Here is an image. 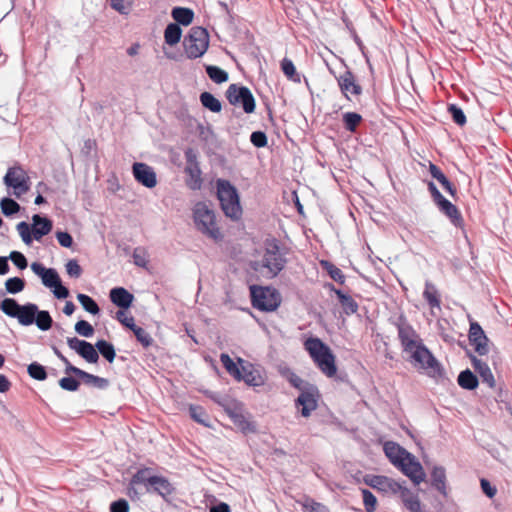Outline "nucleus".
<instances>
[{"mask_svg": "<svg viewBox=\"0 0 512 512\" xmlns=\"http://www.w3.org/2000/svg\"><path fill=\"white\" fill-rule=\"evenodd\" d=\"M181 35V28L177 24L171 23L165 29L164 39L168 45L174 46L180 41Z\"/></svg>", "mask_w": 512, "mask_h": 512, "instance_id": "nucleus-30", "label": "nucleus"}, {"mask_svg": "<svg viewBox=\"0 0 512 512\" xmlns=\"http://www.w3.org/2000/svg\"><path fill=\"white\" fill-rule=\"evenodd\" d=\"M1 310L9 317L16 318L19 324L29 326L34 323L37 305L27 303L20 305L12 298H6L1 303Z\"/></svg>", "mask_w": 512, "mask_h": 512, "instance_id": "nucleus-8", "label": "nucleus"}, {"mask_svg": "<svg viewBox=\"0 0 512 512\" xmlns=\"http://www.w3.org/2000/svg\"><path fill=\"white\" fill-rule=\"evenodd\" d=\"M192 213L193 221L198 231L214 240L221 238L215 213L206 202L195 203Z\"/></svg>", "mask_w": 512, "mask_h": 512, "instance_id": "nucleus-4", "label": "nucleus"}, {"mask_svg": "<svg viewBox=\"0 0 512 512\" xmlns=\"http://www.w3.org/2000/svg\"><path fill=\"white\" fill-rule=\"evenodd\" d=\"M486 337L484 334V331L482 330L481 326L474 322L470 324L469 329V341H476L479 338Z\"/></svg>", "mask_w": 512, "mask_h": 512, "instance_id": "nucleus-64", "label": "nucleus"}, {"mask_svg": "<svg viewBox=\"0 0 512 512\" xmlns=\"http://www.w3.org/2000/svg\"><path fill=\"white\" fill-rule=\"evenodd\" d=\"M135 180L146 188H154L157 185V176L152 167L146 163L136 162L132 166Z\"/></svg>", "mask_w": 512, "mask_h": 512, "instance_id": "nucleus-17", "label": "nucleus"}, {"mask_svg": "<svg viewBox=\"0 0 512 512\" xmlns=\"http://www.w3.org/2000/svg\"><path fill=\"white\" fill-rule=\"evenodd\" d=\"M397 468H399L401 472L413 482L414 485H419L425 480L426 475L422 465L411 453L406 455V457L397 466Z\"/></svg>", "mask_w": 512, "mask_h": 512, "instance_id": "nucleus-14", "label": "nucleus"}, {"mask_svg": "<svg viewBox=\"0 0 512 512\" xmlns=\"http://www.w3.org/2000/svg\"><path fill=\"white\" fill-rule=\"evenodd\" d=\"M200 100L202 105L212 112H219L221 110L220 101L209 92H203L200 95Z\"/></svg>", "mask_w": 512, "mask_h": 512, "instance_id": "nucleus-36", "label": "nucleus"}, {"mask_svg": "<svg viewBox=\"0 0 512 512\" xmlns=\"http://www.w3.org/2000/svg\"><path fill=\"white\" fill-rule=\"evenodd\" d=\"M59 385L64 390L76 391L79 387V382L73 377H63L59 380Z\"/></svg>", "mask_w": 512, "mask_h": 512, "instance_id": "nucleus-60", "label": "nucleus"}, {"mask_svg": "<svg viewBox=\"0 0 512 512\" xmlns=\"http://www.w3.org/2000/svg\"><path fill=\"white\" fill-rule=\"evenodd\" d=\"M66 272L69 276L78 278L82 273V269L76 260H69L66 263Z\"/></svg>", "mask_w": 512, "mask_h": 512, "instance_id": "nucleus-63", "label": "nucleus"}, {"mask_svg": "<svg viewBox=\"0 0 512 512\" xmlns=\"http://www.w3.org/2000/svg\"><path fill=\"white\" fill-rule=\"evenodd\" d=\"M111 6L120 14L124 15H127L131 9V3L129 2V0H112Z\"/></svg>", "mask_w": 512, "mask_h": 512, "instance_id": "nucleus-59", "label": "nucleus"}, {"mask_svg": "<svg viewBox=\"0 0 512 512\" xmlns=\"http://www.w3.org/2000/svg\"><path fill=\"white\" fill-rule=\"evenodd\" d=\"M336 295L338 296L342 308L347 315L357 312L358 305L349 295L344 294L340 290H336Z\"/></svg>", "mask_w": 512, "mask_h": 512, "instance_id": "nucleus-33", "label": "nucleus"}, {"mask_svg": "<svg viewBox=\"0 0 512 512\" xmlns=\"http://www.w3.org/2000/svg\"><path fill=\"white\" fill-rule=\"evenodd\" d=\"M143 486L148 493H157L164 499L173 494L174 487L167 478L150 475L148 470L138 471L130 482L129 494L136 493V487Z\"/></svg>", "mask_w": 512, "mask_h": 512, "instance_id": "nucleus-2", "label": "nucleus"}, {"mask_svg": "<svg viewBox=\"0 0 512 512\" xmlns=\"http://www.w3.org/2000/svg\"><path fill=\"white\" fill-rule=\"evenodd\" d=\"M9 258L19 269L23 270L27 267V260L21 252L13 251L10 253Z\"/></svg>", "mask_w": 512, "mask_h": 512, "instance_id": "nucleus-62", "label": "nucleus"}, {"mask_svg": "<svg viewBox=\"0 0 512 512\" xmlns=\"http://www.w3.org/2000/svg\"><path fill=\"white\" fill-rule=\"evenodd\" d=\"M75 331L80 336L87 338L91 337L94 334L93 326L85 320H80L75 324Z\"/></svg>", "mask_w": 512, "mask_h": 512, "instance_id": "nucleus-51", "label": "nucleus"}, {"mask_svg": "<svg viewBox=\"0 0 512 512\" xmlns=\"http://www.w3.org/2000/svg\"><path fill=\"white\" fill-rule=\"evenodd\" d=\"M252 304L262 311H274L281 302L280 294L274 288L251 286Z\"/></svg>", "mask_w": 512, "mask_h": 512, "instance_id": "nucleus-9", "label": "nucleus"}, {"mask_svg": "<svg viewBox=\"0 0 512 512\" xmlns=\"http://www.w3.org/2000/svg\"><path fill=\"white\" fill-rule=\"evenodd\" d=\"M232 420L234 424L244 433L255 432V426L242 414H233Z\"/></svg>", "mask_w": 512, "mask_h": 512, "instance_id": "nucleus-41", "label": "nucleus"}, {"mask_svg": "<svg viewBox=\"0 0 512 512\" xmlns=\"http://www.w3.org/2000/svg\"><path fill=\"white\" fill-rule=\"evenodd\" d=\"M216 186L217 196L224 214L233 220L240 219L242 207L237 189L229 181L223 179H218Z\"/></svg>", "mask_w": 512, "mask_h": 512, "instance_id": "nucleus-3", "label": "nucleus"}, {"mask_svg": "<svg viewBox=\"0 0 512 512\" xmlns=\"http://www.w3.org/2000/svg\"><path fill=\"white\" fill-rule=\"evenodd\" d=\"M0 208L5 216H12L20 211V205L9 197H5L0 201Z\"/></svg>", "mask_w": 512, "mask_h": 512, "instance_id": "nucleus-39", "label": "nucleus"}, {"mask_svg": "<svg viewBox=\"0 0 512 512\" xmlns=\"http://www.w3.org/2000/svg\"><path fill=\"white\" fill-rule=\"evenodd\" d=\"M28 374L36 379V380H39V381H43L46 379L47 377V374H46V371H45V368L34 362V363H31L29 366H28Z\"/></svg>", "mask_w": 512, "mask_h": 512, "instance_id": "nucleus-49", "label": "nucleus"}, {"mask_svg": "<svg viewBox=\"0 0 512 512\" xmlns=\"http://www.w3.org/2000/svg\"><path fill=\"white\" fill-rule=\"evenodd\" d=\"M206 72L208 74V76L210 77V79L212 81H214L215 83H223V82H226L228 80V73L217 67V66H212V65H209L206 67Z\"/></svg>", "mask_w": 512, "mask_h": 512, "instance_id": "nucleus-40", "label": "nucleus"}, {"mask_svg": "<svg viewBox=\"0 0 512 512\" xmlns=\"http://www.w3.org/2000/svg\"><path fill=\"white\" fill-rule=\"evenodd\" d=\"M32 234L35 240L39 241L52 230V222L38 214L32 217Z\"/></svg>", "mask_w": 512, "mask_h": 512, "instance_id": "nucleus-21", "label": "nucleus"}, {"mask_svg": "<svg viewBox=\"0 0 512 512\" xmlns=\"http://www.w3.org/2000/svg\"><path fill=\"white\" fill-rule=\"evenodd\" d=\"M408 355L412 364L416 368L425 371L429 376L436 377L441 374L440 363L424 344L420 345L419 348L413 350Z\"/></svg>", "mask_w": 512, "mask_h": 512, "instance_id": "nucleus-10", "label": "nucleus"}, {"mask_svg": "<svg viewBox=\"0 0 512 512\" xmlns=\"http://www.w3.org/2000/svg\"><path fill=\"white\" fill-rule=\"evenodd\" d=\"M52 318L48 311L44 310H38L35 316L34 323L37 325V327L42 331H47L52 326Z\"/></svg>", "mask_w": 512, "mask_h": 512, "instance_id": "nucleus-38", "label": "nucleus"}, {"mask_svg": "<svg viewBox=\"0 0 512 512\" xmlns=\"http://www.w3.org/2000/svg\"><path fill=\"white\" fill-rule=\"evenodd\" d=\"M30 267L41 278L43 285L47 288H52L60 281L57 271L53 268H46L39 262H33Z\"/></svg>", "mask_w": 512, "mask_h": 512, "instance_id": "nucleus-18", "label": "nucleus"}, {"mask_svg": "<svg viewBox=\"0 0 512 512\" xmlns=\"http://www.w3.org/2000/svg\"><path fill=\"white\" fill-rule=\"evenodd\" d=\"M226 94L227 99L232 105L241 106L246 113L254 112L255 99L249 88L231 84Z\"/></svg>", "mask_w": 512, "mask_h": 512, "instance_id": "nucleus-11", "label": "nucleus"}, {"mask_svg": "<svg viewBox=\"0 0 512 512\" xmlns=\"http://www.w3.org/2000/svg\"><path fill=\"white\" fill-rule=\"evenodd\" d=\"M470 343L479 355H486L489 352L487 337L479 338L476 341H471Z\"/></svg>", "mask_w": 512, "mask_h": 512, "instance_id": "nucleus-57", "label": "nucleus"}, {"mask_svg": "<svg viewBox=\"0 0 512 512\" xmlns=\"http://www.w3.org/2000/svg\"><path fill=\"white\" fill-rule=\"evenodd\" d=\"M424 298L429 303L431 309L438 308L440 309V299L435 286L429 282L425 285V290L423 293Z\"/></svg>", "mask_w": 512, "mask_h": 512, "instance_id": "nucleus-32", "label": "nucleus"}, {"mask_svg": "<svg viewBox=\"0 0 512 512\" xmlns=\"http://www.w3.org/2000/svg\"><path fill=\"white\" fill-rule=\"evenodd\" d=\"M361 119V115L354 112H348L343 115L345 127L349 131H354L356 126L360 123Z\"/></svg>", "mask_w": 512, "mask_h": 512, "instance_id": "nucleus-50", "label": "nucleus"}, {"mask_svg": "<svg viewBox=\"0 0 512 512\" xmlns=\"http://www.w3.org/2000/svg\"><path fill=\"white\" fill-rule=\"evenodd\" d=\"M238 363L241 366L240 376L236 380L244 381L247 385L253 387H259L265 384L266 377L263 370L255 366L254 364L247 362L241 358L238 359Z\"/></svg>", "mask_w": 512, "mask_h": 512, "instance_id": "nucleus-13", "label": "nucleus"}, {"mask_svg": "<svg viewBox=\"0 0 512 512\" xmlns=\"http://www.w3.org/2000/svg\"><path fill=\"white\" fill-rule=\"evenodd\" d=\"M431 483L443 496H447L446 472L441 466H435L431 472Z\"/></svg>", "mask_w": 512, "mask_h": 512, "instance_id": "nucleus-26", "label": "nucleus"}, {"mask_svg": "<svg viewBox=\"0 0 512 512\" xmlns=\"http://www.w3.org/2000/svg\"><path fill=\"white\" fill-rule=\"evenodd\" d=\"M221 363L223 364L226 371L235 379L240 376L241 366L239 363H235L228 354L222 353L220 355Z\"/></svg>", "mask_w": 512, "mask_h": 512, "instance_id": "nucleus-34", "label": "nucleus"}, {"mask_svg": "<svg viewBox=\"0 0 512 512\" xmlns=\"http://www.w3.org/2000/svg\"><path fill=\"white\" fill-rule=\"evenodd\" d=\"M321 263H322V266L325 267V269L327 270V272L329 273L330 277L333 280L340 282V283L344 282V275L339 268L335 267L334 265L330 264L327 261H322Z\"/></svg>", "mask_w": 512, "mask_h": 512, "instance_id": "nucleus-53", "label": "nucleus"}, {"mask_svg": "<svg viewBox=\"0 0 512 512\" xmlns=\"http://www.w3.org/2000/svg\"><path fill=\"white\" fill-rule=\"evenodd\" d=\"M363 504L366 512H374L377 507V499L368 489H362Z\"/></svg>", "mask_w": 512, "mask_h": 512, "instance_id": "nucleus-45", "label": "nucleus"}, {"mask_svg": "<svg viewBox=\"0 0 512 512\" xmlns=\"http://www.w3.org/2000/svg\"><path fill=\"white\" fill-rule=\"evenodd\" d=\"M337 81L341 92L347 99H350V95L358 96L362 92L360 85L356 83L354 75L350 71L341 74Z\"/></svg>", "mask_w": 512, "mask_h": 512, "instance_id": "nucleus-19", "label": "nucleus"}, {"mask_svg": "<svg viewBox=\"0 0 512 512\" xmlns=\"http://www.w3.org/2000/svg\"><path fill=\"white\" fill-rule=\"evenodd\" d=\"M398 337L401 342L403 351L407 354L419 348L423 344L418 333L408 324L401 323L398 325Z\"/></svg>", "mask_w": 512, "mask_h": 512, "instance_id": "nucleus-16", "label": "nucleus"}, {"mask_svg": "<svg viewBox=\"0 0 512 512\" xmlns=\"http://www.w3.org/2000/svg\"><path fill=\"white\" fill-rule=\"evenodd\" d=\"M384 452L390 462L396 467L403 461L406 455L409 454L407 450L394 442H386L384 444Z\"/></svg>", "mask_w": 512, "mask_h": 512, "instance_id": "nucleus-22", "label": "nucleus"}, {"mask_svg": "<svg viewBox=\"0 0 512 512\" xmlns=\"http://www.w3.org/2000/svg\"><path fill=\"white\" fill-rule=\"evenodd\" d=\"M80 356L89 363H96L99 359V355L97 350L95 349V346H93L89 342L85 344L84 348L80 353Z\"/></svg>", "mask_w": 512, "mask_h": 512, "instance_id": "nucleus-46", "label": "nucleus"}, {"mask_svg": "<svg viewBox=\"0 0 512 512\" xmlns=\"http://www.w3.org/2000/svg\"><path fill=\"white\" fill-rule=\"evenodd\" d=\"M472 363L474 369L480 375L482 382L487 384L489 388H494L496 385V381L489 366L485 362L476 357H472Z\"/></svg>", "mask_w": 512, "mask_h": 512, "instance_id": "nucleus-23", "label": "nucleus"}, {"mask_svg": "<svg viewBox=\"0 0 512 512\" xmlns=\"http://www.w3.org/2000/svg\"><path fill=\"white\" fill-rule=\"evenodd\" d=\"M448 110H449L450 114L452 115V118L455 123H457L458 125H464L466 123V117H465L462 109H460L456 105L452 104L448 107Z\"/></svg>", "mask_w": 512, "mask_h": 512, "instance_id": "nucleus-56", "label": "nucleus"}, {"mask_svg": "<svg viewBox=\"0 0 512 512\" xmlns=\"http://www.w3.org/2000/svg\"><path fill=\"white\" fill-rule=\"evenodd\" d=\"M25 287V282L23 279L19 277H12L6 280L5 288L10 294H17L23 291Z\"/></svg>", "mask_w": 512, "mask_h": 512, "instance_id": "nucleus-44", "label": "nucleus"}, {"mask_svg": "<svg viewBox=\"0 0 512 512\" xmlns=\"http://www.w3.org/2000/svg\"><path fill=\"white\" fill-rule=\"evenodd\" d=\"M116 318L120 323L131 330L135 327L134 318L124 310H119L116 313Z\"/></svg>", "mask_w": 512, "mask_h": 512, "instance_id": "nucleus-58", "label": "nucleus"}, {"mask_svg": "<svg viewBox=\"0 0 512 512\" xmlns=\"http://www.w3.org/2000/svg\"><path fill=\"white\" fill-rule=\"evenodd\" d=\"M364 482L371 488L387 496H396L404 483L384 475H366Z\"/></svg>", "mask_w": 512, "mask_h": 512, "instance_id": "nucleus-12", "label": "nucleus"}, {"mask_svg": "<svg viewBox=\"0 0 512 512\" xmlns=\"http://www.w3.org/2000/svg\"><path fill=\"white\" fill-rule=\"evenodd\" d=\"M95 347L101 353V355L110 363L115 359L116 353L113 345L105 340H99Z\"/></svg>", "mask_w": 512, "mask_h": 512, "instance_id": "nucleus-35", "label": "nucleus"}, {"mask_svg": "<svg viewBox=\"0 0 512 512\" xmlns=\"http://www.w3.org/2000/svg\"><path fill=\"white\" fill-rule=\"evenodd\" d=\"M184 50L188 58L196 59L203 56L209 47V34L206 29L192 27L183 41Z\"/></svg>", "mask_w": 512, "mask_h": 512, "instance_id": "nucleus-7", "label": "nucleus"}, {"mask_svg": "<svg viewBox=\"0 0 512 512\" xmlns=\"http://www.w3.org/2000/svg\"><path fill=\"white\" fill-rule=\"evenodd\" d=\"M286 260L276 244L267 245L260 263H255L254 269L261 271L265 276L273 278L284 268Z\"/></svg>", "mask_w": 512, "mask_h": 512, "instance_id": "nucleus-6", "label": "nucleus"}, {"mask_svg": "<svg viewBox=\"0 0 512 512\" xmlns=\"http://www.w3.org/2000/svg\"><path fill=\"white\" fill-rule=\"evenodd\" d=\"M250 141L252 144L258 148L264 147L267 145V137L264 132L255 131L250 136Z\"/></svg>", "mask_w": 512, "mask_h": 512, "instance_id": "nucleus-61", "label": "nucleus"}, {"mask_svg": "<svg viewBox=\"0 0 512 512\" xmlns=\"http://www.w3.org/2000/svg\"><path fill=\"white\" fill-rule=\"evenodd\" d=\"M397 496H399L402 504L409 512H424L418 495L405 485L402 486Z\"/></svg>", "mask_w": 512, "mask_h": 512, "instance_id": "nucleus-20", "label": "nucleus"}, {"mask_svg": "<svg viewBox=\"0 0 512 512\" xmlns=\"http://www.w3.org/2000/svg\"><path fill=\"white\" fill-rule=\"evenodd\" d=\"M16 229L22 241L26 245H30L34 239L31 226L27 222L22 221L17 224Z\"/></svg>", "mask_w": 512, "mask_h": 512, "instance_id": "nucleus-43", "label": "nucleus"}, {"mask_svg": "<svg viewBox=\"0 0 512 512\" xmlns=\"http://www.w3.org/2000/svg\"><path fill=\"white\" fill-rule=\"evenodd\" d=\"M77 299L85 311L92 315L99 313L100 309L97 303L88 295L79 293Z\"/></svg>", "mask_w": 512, "mask_h": 512, "instance_id": "nucleus-37", "label": "nucleus"}, {"mask_svg": "<svg viewBox=\"0 0 512 512\" xmlns=\"http://www.w3.org/2000/svg\"><path fill=\"white\" fill-rule=\"evenodd\" d=\"M80 378L83 379L86 384L97 386L100 388L105 387L108 384L106 379L92 375L85 371H82Z\"/></svg>", "mask_w": 512, "mask_h": 512, "instance_id": "nucleus-48", "label": "nucleus"}, {"mask_svg": "<svg viewBox=\"0 0 512 512\" xmlns=\"http://www.w3.org/2000/svg\"><path fill=\"white\" fill-rule=\"evenodd\" d=\"M318 390L315 386L303 389L296 400V406L300 408L303 417H309L318 405Z\"/></svg>", "mask_w": 512, "mask_h": 512, "instance_id": "nucleus-15", "label": "nucleus"}, {"mask_svg": "<svg viewBox=\"0 0 512 512\" xmlns=\"http://www.w3.org/2000/svg\"><path fill=\"white\" fill-rule=\"evenodd\" d=\"M132 331L134 332L137 340L144 347L150 346V344L152 342V338L150 337L149 333L146 330H144L143 328L135 325V327L132 329Z\"/></svg>", "mask_w": 512, "mask_h": 512, "instance_id": "nucleus-54", "label": "nucleus"}, {"mask_svg": "<svg viewBox=\"0 0 512 512\" xmlns=\"http://www.w3.org/2000/svg\"><path fill=\"white\" fill-rule=\"evenodd\" d=\"M172 17L177 23L187 26L193 21L194 13L189 8L175 7Z\"/></svg>", "mask_w": 512, "mask_h": 512, "instance_id": "nucleus-29", "label": "nucleus"}, {"mask_svg": "<svg viewBox=\"0 0 512 512\" xmlns=\"http://www.w3.org/2000/svg\"><path fill=\"white\" fill-rule=\"evenodd\" d=\"M429 171L433 178H435L442 187L451 195L454 196L456 193L455 188L447 179V177L443 174V172L434 164L430 163Z\"/></svg>", "mask_w": 512, "mask_h": 512, "instance_id": "nucleus-28", "label": "nucleus"}, {"mask_svg": "<svg viewBox=\"0 0 512 512\" xmlns=\"http://www.w3.org/2000/svg\"><path fill=\"white\" fill-rule=\"evenodd\" d=\"M283 375L286 376L287 380L290 382L291 385H293L295 388L299 389L301 392L303 389L310 386L309 384H306L299 376H297L294 372L287 369L285 372H283Z\"/></svg>", "mask_w": 512, "mask_h": 512, "instance_id": "nucleus-52", "label": "nucleus"}, {"mask_svg": "<svg viewBox=\"0 0 512 512\" xmlns=\"http://www.w3.org/2000/svg\"><path fill=\"white\" fill-rule=\"evenodd\" d=\"M189 411H190V415L191 417L198 423L204 425V426H209V423H208V417H207V414L205 412V410L200 407V406H193L191 405L190 408H189Z\"/></svg>", "mask_w": 512, "mask_h": 512, "instance_id": "nucleus-47", "label": "nucleus"}, {"mask_svg": "<svg viewBox=\"0 0 512 512\" xmlns=\"http://www.w3.org/2000/svg\"><path fill=\"white\" fill-rule=\"evenodd\" d=\"M439 209L452 221L453 224L459 225L461 222V216L456 208L449 200L442 197L439 201L436 202Z\"/></svg>", "mask_w": 512, "mask_h": 512, "instance_id": "nucleus-27", "label": "nucleus"}, {"mask_svg": "<svg viewBox=\"0 0 512 512\" xmlns=\"http://www.w3.org/2000/svg\"><path fill=\"white\" fill-rule=\"evenodd\" d=\"M304 347L322 373L327 377L336 374L335 356L324 342L319 338L310 337L305 341Z\"/></svg>", "mask_w": 512, "mask_h": 512, "instance_id": "nucleus-1", "label": "nucleus"}, {"mask_svg": "<svg viewBox=\"0 0 512 512\" xmlns=\"http://www.w3.org/2000/svg\"><path fill=\"white\" fill-rule=\"evenodd\" d=\"M281 69L288 79L294 82H300V76L297 74L296 68L290 59L284 58L282 60Z\"/></svg>", "mask_w": 512, "mask_h": 512, "instance_id": "nucleus-42", "label": "nucleus"}, {"mask_svg": "<svg viewBox=\"0 0 512 512\" xmlns=\"http://www.w3.org/2000/svg\"><path fill=\"white\" fill-rule=\"evenodd\" d=\"M186 185L192 190H199L202 186L201 170L199 165H186Z\"/></svg>", "mask_w": 512, "mask_h": 512, "instance_id": "nucleus-25", "label": "nucleus"}, {"mask_svg": "<svg viewBox=\"0 0 512 512\" xmlns=\"http://www.w3.org/2000/svg\"><path fill=\"white\" fill-rule=\"evenodd\" d=\"M3 183L8 192L20 199L31 187V179L27 171L20 165H13L7 169Z\"/></svg>", "mask_w": 512, "mask_h": 512, "instance_id": "nucleus-5", "label": "nucleus"}, {"mask_svg": "<svg viewBox=\"0 0 512 512\" xmlns=\"http://www.w3.org/2000/svg\"><path fill=\"white\" fill-rule=\"evenodd\" d=\"M458 384L464 389L473 390L478 386V379L470 370H465L459 374Z\"/></svg>", "mask_w": 512, "mask_h": 512, "instance_id": "nucleus-31", "label": "nucleus"}, {"mask_svg": "<svg viewBox=\"0 0 512 512\" xmlns=\"http://www.w3.org/2000/svg\"><path fill=\"white\" fill-rule=\"evenodd\" d=\"M111 301L120 308L127 309L133 302V295L122 287L113 288L110 291Z\"/></svg>", "mask_w": 512, "mask_h": 512, "instance_id": "nucleus-24", "label": "nucleus"}, {"mask_svg": "<svg viewBox=\"0 0 512 512\" xmlns=\"http://www.w3.org/2000/svg\"><path fill=\"white\" fill-rule=\"evenodd\" d=\"M133 262L139 267H146L148 264L147 254L145 250L136 248L133 252Z\"/></svg>", "mask_w": 512, "mask_h": 512, "instance_id": "nucleus-55", "label": "nucleus"}]
</instances>
